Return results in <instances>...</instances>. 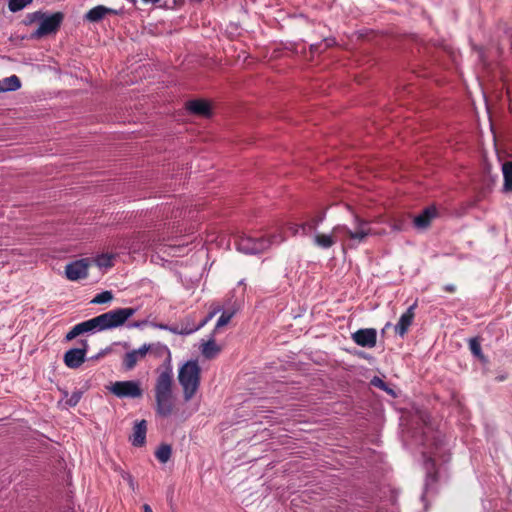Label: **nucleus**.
Instances as JSON below:
<instances>
[{
  "label": "nucleus",
  "instance_id": "f257e3e1",
  "mask_svg": "<svg viewBox=\"0 0 512 512\" xmlns=\"http://www.w3.org/2000/svg\"><path fill=\"white\" fill-rule=\"evenodd\" d=\"M382 233H384V230L376 232L370 227L369 221L356 216L354 229L346 225H336L330 235L317 234L314 238V242L317 246L324 249L330 248L335 242H340L343 249L356 248L359 244L363 243L368 236L380 235Z\"/></svg>",
  "mask_w": 512,
  "mask_h": 512
},
{
  "label": "nucleus",
  "instance_id": "f03ea898",
  "mask_svg": "<svg viewBox=\"0 0 512 512\" xmlns=\"http://www.w3.org/2000/svg\"><path fill=\"white\" fill-rule=\"evenodd\" d=\"M173 372L170 365L162 370L155 383V398L157 402V410L163 415L167 416L173 409Z\"/></svg>",
  "mask_w": 512,
  "mask_h": 512
},
{
  "label": "nucleus",
  "instance_id": "7ed1b4c3",
  "mask_svg": "<svg viewBox=\"0 0 512 512\" xmlns=\"http://www.w3.org/2000/svg\"><path fill=\"white\" fill-rule=\"evenodd\" d=\"M285 240L282 228H277L264 236L252 237L242 236L237 242V249L245 254H256L263 252L273 245H278Z\"/></svg>",
  "mask_w": 512,
  "mask_h": 512
},
{
  "label": "nucleus",
  "instance_id": "20e7f679",
  "mask_svg": "<svg viewBox=\"0 0 512 512\" xmlns=\"http://www.w3.org/2000/svg\"><path fill=\"white\" fill-rule=\"evenodd\" d=\"M201 368L197 361H187L178 372V381L183 389L185 401H189L196 394L200 385Z\"/></svg>",
  "mask_w": 512,
  "mask_h": 512
},
{
  "label": "nucleus",
  "instance_id": "39448f33",
  "mask_svg": "<svg viewBox=\"0 0 512 512\" xmlns=\"http://www.w3.org/2000/svg\"><path fill=\"white\" fill-rule=\"evenodd\" d=\"M135 313V308H119L99 315L102 331L123 325Z\"/></svg>",
  "mask_w": 512,
  "mask_h": 512
},
{
  "label": "nucleus",
  "instance_id": "423d86ee",
  "mask_svg": "<svg viewBox=\"0 0 512 512\" xmlns=\"http://www.w3.org/2000/svg\"><path fill=\"white\" fill-rule=\"evenodd\" d=\"M131 4L129 9H126L125 6H120L118 8H108L103 5H98L92 9H90L85 14V19L89 22H98L102 20L107 14L113 15H123L125 13L130 14L132 10L136 9V0H126Z\"/></svg>",
  "mask_w": 512,
  "mask_h": 512
},
{
  "label": "nucleus",
  "instance_id": "0eeeda50",
  "mask_svg": "<svg viewBox=\"0 0 512 512\" xmlns=\"http://www.w3.org/2000/svg\"><path fill=\"white\" fill-rule=\"evenodd\" d=\"M34 17L40 20L39 27L34 33V36L37 38L55 33L63 20V14L60 12L54 13L50 16L35 13Z\"/></svg>",
  "mask_w": 512,
  "mask_h": 512
},
{
  "label": "nucleus",
  "instance_id": "6e6552de",
  "mask_svg": "<svg viewBox=\"0 0 512 512\" xmlns=\"http://www.w3.org/2000/svg\"><path fill=\"white\" fill-rule=\"evenodd\" d=\"M109 390L119 398H139L142 396V389L138 381H116L111 383Z\"/></svg>",
  "mask_w": 512,
  "mask_h": 512
},
{
  "label": "nucleus",
  "instance_id": "1a4fd4ad",
  "mask_svg": "<svg viewBox=\"0 0 512 512\" xmlns=\"http://www.w3.org/2000/svg\"><path fill=\"white\" fill-rule=\"evenodd\" d=\"M154 348H159L168 354V358H170V352L165 346H156L154 344H144L142 347H140L137 350H133L131 352H128L124 359H123V365L127 370H131L135 367V365L142 360L149 351H152Z\"/></svg>",
  "mask_w": 512,
  "mask_h": 512
},
{
  "label": "nucleus",
  "instance_id": "9d476101",
  "mask_svg": "<svg viewBox=\"0 0 512 512\" xmlns=\"http://www.w3.org/2000/svg\"><path fill=\"white\" fill-rule=\"evenodd\" d=\"M93 331H102V327L98 316L75 325L67 333L66 340L71 341L81 334Z\"/></svg>",
  "mask_w": 512,
  "mask_h": 512
},
{
  "label": "nucleus",
  "instance_id": "9b49d317",
  "mask_svg": "<svg viewBox=\"0 0 512 512\" xmlns=\"http://www.w3.org/2000/svg\"><path fill=\"white\" fill-rule=\"evenodd\" d=\"M82 348H74L68 350L64 355V363L71 369L78 368L84 361L88 348L87 341H82Z\"/></svg>",
  "mask_w": 512,
  "mask_h": 512
},
{
  "label": "nucleus",
  "instance_id": "f8f14e48",
  "mask_svg": "<svg viewBox=\"0 0 512 512\" xmlns=\"http://www.w3.org/2000/svg\"><path fill=\"white\" fill-rule=\"evenodd\" d=\"M89 266H90L89 259H81V260L75 261L74 263L67 265V267H66L67 278L72 281H76V280L83 279V278L87 277Z\"/></svg>",
  "mask_w": 512,
  "mask_h": 512
},
{
  "label": "nucleus",
  "instance_id": "ddd939ff",
  "mask_svg": "<svg viewBox=\"0 0 512 512\" xmlns=\"http://www.w3.org/2000/svg\"><path fill=\"white\" fill-rule=\"evenodd\" d=\"M353 341L362 347L372 348L376 345L377 333L375 329H360L352 334Z\"/></svg>",
  "mask_w": 512,
  "mask_h": 512
},
{
  "label": "nucleus",
  "instance_id": "4468645a",
  "mask_svg": "<svg viewBox=\"0 0 512 512\" xmlns=\"http://www.w3.org/2000/svg\"><path fill=\"white\" fill-rule=\"evenodd\" d=\"M416 306V303L411 305L408 308V310L404 314H402L397 325L395 326V332L399 334L401 337H403L406 334V332L408 331L409 327L413 322L415 316L414 310Z\"/></svg>",
  "mask_w": 512,
  "mask_h": 512
},
{
  "label": "nucleus",
  "instance_id": "2eb2a0df",
  "mask_svg": "<svg viewBox=\"0 0 512 512\" xmlns=\"http://www.w3.org/2000/svg\"><path fill=\"white\" fill-rule=\"evenodd\" d=\"M437 211L434 207L426 208L420 215L414 218V225L418 229H426L436 217Z\"/></svg>",
  "mask_w": 512,
  "mask_h": 512
},
{
  "label": "nucleus",
  "instance_id": "dca6fc26",
  "mask_svg": "<svg viewBox=\"0 0 512 512\" xmlns=\"http://www.w3.org/2000/svg\"><path fill=\"white\" fill-rule=\"evenodd\" d=\"M147 432V423L145 420L137 422L133 428L131 441L134 446H142L145 443Z\"/></svg>",
  "mask_w": 512,
  "mask_h": 512
},
{
  "label": "nucleus",
  "instance_id": "f3484780",
  "mask_svg": "<svg viewBox=\"0 0 512 512\" xmlns=\"http://www.w3.org/2000/svg\"><path fill=\"white\" fill-rule=\"evenodd\" d=\"M187 109L192 113L201 116H209L210 115V106L208 102L204 100H192L187 103Z\"/></svg>",
  "mask_w": 512,
  "mask_h": 512
},
{
  "label": "nucleus",
  "instance_id": "a211bd4d",
  "mask_svg": "<svg viewBox=\"0 0 512 512\" xmlns=\"http://www.w3.org/2000/svg\"><path fill=\"white\" fill-rule=\"evenodd\" d=\"M221 349V346L214 340H209L201 346V352L207 359L215 358L221 352Z\"/></svg>",
  "mask_w": 512,
  "mask_h": 512
},
{
  "label": "nucleus",
  "instance_id": "6ab92c4d",
  "mask_svg": "<svg viewBox=\"0 0 512 512\" xmlns=\"http://www.w3.org/2000/svg\"><path fill=\"white\" fill-rule=\"evenodd\" d=\"M21 86L20 80L16 75H12L0 81V91H14Z\"/></svg>",
  "mask_w": 512,
  "mask_h": 512
},
{
  "label": "nucleus",
  "instance_id": "aec40b11",
  "mask_svg": "<svg viewBox=\"0 0 512 512\" xmlns=\"http://www.w3.org/2000/svg\"><path fill=\"white\" fill-rule=\"evenodd\" d=\"M502 172L504 177V190L512 191V162L507 161L502 164Z\"/></svg>",
  "mask_w": 512,
  "mask_h": 512
},
{
  "label": "nucleus",
  "instance_id": "412c9836",
  "mask_svg": "<svg viewBox=\"0 0 512 512\" xmlns=\"http://www.w3.org/2000/svg\"><path fill=\"white\" fill-rule=\"evenodd\" d=\"M211 317H212V315H210L208 318L204 319L197 325H192V326L181 325V327H179V326L172 327V328H170V331H172L174 333H180V334H191L194 331L201 328L202 326H204Z\"/></svg>",
  "mask_w": 512,
  "mask_h": 512
},
{
  "label": "nucleus",
  "instance_id": "4be33fe9",
  "mask_svg": "<svg viewBox=\"0 0 512 512\" xmlns=\"http://www.w3.org/2000/svg\"><path fill=\"white\" fill-rule=\"evenodd\" d=\"M156 458L161 463H166L171 456V448L168 445H161L155 453Z\"/></svg>",
  "mask_w": 512,
  "mask_h": 512
},
{
  "label": "nucleus",
  "instance_id": "5701e85b",
  "mask_svg": "<svg viewBox=\"0 0 512 512\" xmlns=\"http://www.w3.org/2000/svg\"><path fill=\"white\" fill-rule=\"evenodd\" d=\"M113 255L110 254H102L98 256L94 261L97 266L101 268H109L113 265Z\"/></svg>",
  "mask_w": 512,
  "mask_h": 512
},
{
  "label": "nucleus",
  "instance_id": "b1692460",
  "mask_svg": "<svg viewBox=\"0 0 512 512\" xmlns=\"http://www.w3.org/2000/svg\"><path fill=\"white\" fill-rule=\"evenodd\" d=\"M113 299V294L111 291H104L97 294L93 300L91 301L94 304H103L111 301Z\"/></svg>",
  "mask_w": 512,
  "mask_h": 512
},
{
  "label": "nucleus",
  "instance_id": "393cba45",
  "mask_svg": "<svg viewBox=\"0 0 512 512\" xmlns=\"http://www.w3.org/2000/svg\"><path fill=\"white\" fill-rule=\"evenodd\" d=\"M31 2L32 0H10L8 6L12 12H17L25 8Z\"/></svg>",
  "mask_w": 512,
  "mask_h": 512
},
{
  "label": "nucleus",
  "instance_id": "a878e982",
  "mask_svg": "<svg viewBox=\"0 0 512 512\" xmlns=\"http://www.w3.org/2000/svg\"><path fill=\"white\" fill-rule=\"evenodd\" d=\"M322 221V217L320 218H317V219H312L311 221H308L306 223H303L301 224V228H302V234H308L309 232L313 231L316 229V227L318 226V224Z\"/></svg>",
  "mask_w": 512,
  "mask_h": 512
},
{
  "label": "nucleus",
  "instance_id": "bb28decb",
  "mask_svg": "<svg viewBox=\"0 0 512 512\" xmlns=\"http://www.w3.org/2000/svg\"><path fill=\"white\" fill-rule=\"evenodd\" d=\"M322 221V217L320 218H317V219H312L311 221H308L306 223H303L301 224V228H302V234H308L309 232L313 231L316 229V227L318 226V224Z\"/></svg>",
  "mask_w": 512,
  "mask_h": 512
},
{
  "label": "nucleus",
  "instance_id": "cd10ccee",
  "mask_svg": "<svg viewBox=\"0 0 512 512\" xmlns=\"http://www.w3.org/2000/svg\"><path fill=\"white\" fill-rule=\"evenodd\" d=\"M232 316H233V312H226V311L223 312L217 321L216 328L218 329V328L223 327L226 324H228L229 321L231 320Z\"/></svg>",
  "mask_w": 512,
  "mask_h": 512
},
{
  "label": "nucleus",
  "instance_id": "c85d7f7f",
  "mask_svg": "<svg viewBox=\"0 0 512 512\" xmlns=\"http://www.w3.org/2000/svg\"><path fill=\"white\" fill-rule=\"evenodd\" d=\"M80 399H81V392L75 391L66 400V405H68L70 407L76 406L79 403Z\"/></svg>",
  "mask_w": 512,
  "mask_h": 512
},
{
  "label": "nucleus",
  "instance_id": "c756f323",
  "mask_svg": "<svg viewBox=\"0 0 512 512\" xmlns=\"http://www.w3.org/2000/svg\"><path fill=\"white\" fill-rule=\"evenodd\" d=\"M470 350L475 356L481 357V345L477 339L470 340Z\"/></svg>",
  "mask_w": 512,
  "mask_h": 512
},
{
  "label": "nucleus",
  "instance_id": "7c9ffc66",
  "mask_svg": "<svg viewBox=\"0 0 512 512\" xmlns=\"http://www.w3.org/2000/svg\"><path fill=\"white\" fill-rule=\"evenodd\" d=\"M390 226L393 230L400 231L403 227V222L397 218H391L389 221Z\"/></svg>",
  "mask_w": 512,
  "mask_h": 512
},
{
  "label": "nucleus",
  "instance_id": "2f4dec72",
  "mask_svg": "<svg viewBox=\"0 0 512 512\" xmlns=\"http://www.w3.org/2000/svg\"><path fill=\"white\" fill-rule=\"evenodd\" d=\"M372 385L376 386V387H379L383 390H386V385L385 383L378 377H374L371 381Z\"/></svg>",
  "mask_w": 512,
  "mask_h": 512
},
{
  "label": "nucleus",
  "instance_id": "473e14b6",
  "mask_svg": "<svg viewBox=\"0 0 512 512\" xmlns=\"http://www.w3.org/2000/svg\"><path fill=\"white\" fill-rule=\"evenodd\" d=\"M288 229L292 232V234H297L300 230L302 231L301 225L290 223L288 225Z\"/></svg>",
  "mask_w": 512,
  "mask_h": 512
},
{
  "label": "nucleus",
  "instance_id": "72a5a7b5",
  "mask_svg": "<svg viewBox=\"0 0 512 512\" xmlns=\"http://www.w3.org/2000/svg\"><path fill=\"white\" fill-rule=\"evenodd\" d=\"M435 461H436V453H431L428 457H427V460L426 462L427 463H431V466L434 467L435 466Z\"/></svg>",
  "mask_w": 512,
  "mask_h": 512
},
{
  "label": "nucleus",
  "instance_id": "f704fd0d",
  "mask_svg": "<svg viewBox=\"0 0 512 512\" xmlns=\"http://www.w3.org/2000/svg\"><path fill=\"white\" fill-rule=\"evenodd\" d=\"M444 290L447 291V292L453 293L455 291V286L454 285H447V286L444 287Z\"/></svg>",
  "mask_w": 512,
  "mask_h": 512
},
{
  "label": "nucleus",
  "instance_id": "c9c22d12",
  "mask_svg": "<svg viewBox=\"0 0 512 512\" xmlns=\"http://www.w3.org/2000/svg\"><path fill=\"white\" fill-rule=\"evenodd\" d=\"M143 510H144V512H152L151 507H150L149 505H147V504H145V505L143 506Z\"/></svg>",
  "mask_w": 512,
  "mask_h": 512
},
{
  "label": "nucleus",
  "instance_id": "e433bc0d",
  "mask_svg": "<svg viewBox=\"0 0 512 512\" xmlns=\"http://www.w3.org/2000/svg\"><path fill=\"white\" fill-rule=\"evenodd\" d=\"M142 1L145 3H152V4H157L160 2V0H142Z\"/></svg>",
  "mask_w": 512,
  "mask_h": 512
},
{
  "label": "nucleus",
  "instance_id": "4c0bfd02",
  "mask_svg": "<svg viewBox=\"0 0 512 512\" xmlns=\"http://www.w3.org/2000/svg\"><path fill=\"white\" fill-rule=\"evenodd\" d=\"M153 326L161 328V329H167V326L166 325H162V324H159V325L153 324Z\"/></svg>",
  "mask_w": 512,
  "mask_h": 512
},
{
  "label": "nucleus",
  "instance_id": "58836bf2",
  "mask_svg": "<svg viewBox=\"0 0 512 512\" xmlns=\"http://www.w3.org/2000/svg\"><path fill=\"white\" fill-rule=\"evenodd\" d=\"M141 324H142V323H140V322H136V323H134V324H133V326H134V327H139V326H141Z\"/></svg>",
  "mask_w": 512,
  "mask_h": 512
},
{
  "label": "nucleus",
  "instance_id": "ea45409f",
  "mask_svg": "<svg viewBox=\"0 0 512 512\" xmlns=\"http://www.w3.org/2000/svg\"><path fill=\"white\" fill-rule=\"evenodd\" d=\"M428 475H429V477H431L432 476V472L428 471Z\"/></svg>",
  "mask_w": 512,
  "mask_h": 512
}]
</instances>
